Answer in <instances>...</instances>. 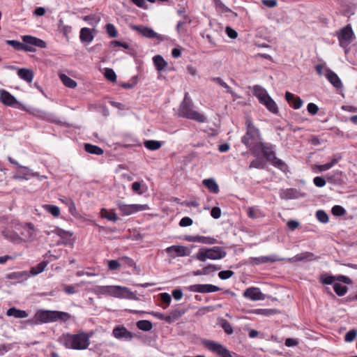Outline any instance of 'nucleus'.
<instances>
[{
    "mask_svg": "<svg viewBox=\"0 0 357 357\" xmlns=\"http://www.w3.org/2000/svg\"><path fill=\"white\" fill-rule=\"evenodd\" d=\"M261 104L264 105L270 112L274 114H277L279 112L276 102L272 99L271 96L266 97V99L262 101Z\"/></svg>",
    "mask_w": 357,
    "mask_h": 357,
    "instance_id": "obj_21",
    "label": "nucleus"
},
{
    "mask_svg": "<svg viewBox=\"0 0 357 357\" xmlns=\"http://www.w3.org/2000/svg\"><path fill=\"white\" fill-rule=\"evenodd\" d=\"M106 31L110 38H115L118 35L117 30L114 24L108 23L106 24Z\"/></svg>",
    "mask_w": 357,
    "mask_h": 357,
    "instance_id": "obj_43",
    "label": "nucleus"
},
{
    "mask_svg": "<svg viewBox=\"0 0 357 357\" xmlns=\"http://www.w3.org/2000/svg\"><path fill=\"white\" fill-rule=\"evenodd\" d=\"M6 314L9 317L13 316L15 318H25L28 316L26 311L18 310L15 307L9 308L6 312Z\"/></svg>",
    "mask_w": 357,
    "mask_h": 357,
    "instance_id": "obj_27",
    "label": "nucleus"
},
{
    "mask_svg": "<svg viewBox=\"0 0 357 357\" xmlns=\"http://www.w3.org/2000/svg\"><path fill=\"white\" fill-rule=\"evenodd\" d=\"M266 165L265 160L261 157H257L256 159H255L253 161L251 162L250 165V168H258V169H263L264 168Z\"/></svg>",
    "mask_w": 357,
    "mask_h": 357,
    "instance_id": "obj_37",
    "label": "nucleus"
},
{
    "mask_svg": "<svg viewBox=\"0 0 357 357\" xmlns=\"http://www.w3.org/2000/svg\"><path fill=\"white\" fill-rule=\"evenodd\" d=\"M109 295L121 298L135 299V296L128 288L120 286H111Z\"/></svg>",
    "mask_w": 357,
    "mask_h": 357,
    "instance_id": "obj_9",
    "label": "nucleus"
},
{
    "mask_svg": "<svg viewBox=\"0 0 357 357\" xmlns=\"http://www.w3.org/2000/svg\"><path fill=\"white\" fill-rule=\"evenodd\" d=\"M154 65L155 68L158 71L162 70L165 66L167 65V63L165 61L163 57L160 55H156L153 59Z\"/></svg>",
    "mask_w": 357,
    "mask_h": 357,
    "instance_id": "obj_29",
    "label": "nucleus"
},
{
    "mask_svg": "<svg viewBox=\"0 0 357 357\" xmlns=\"http://www.w3.org/2000/svg\"><path fill=\"white\" fill-rule=\"evenodd\" d=\"M166 252L172 255V252L176 253V256L183 257L188 255L186 248L183 245H172L166 249Z\"/></svg>",
    "mask_w": 357,
    "mask_h": 357,
    "instance_id": "obj_20",
    "label": "nucleus"
},
{
    "mask_svg": "<svg viewBox=\"0 0 357 357\" xmlns=\"http://www.w3.org/2000/svg\"><path fill=\"white\" fill-rule=\"evenodd\" d=\"M211 216L215 219H218L221 216V210L219 207L215 206L211 211Z\"/></svg>",
    "mask_w": 357,
    "mask_h": 357,
    "instance_id": "obj_64",
    "label": "nucleus"
},
{
    "mask_svg": "<svg viewBox=\"0 0 357 357\" xmlns=\"http://www.w3.org/2000/svg\"><path fill=\"white\" fill-rule=\"evenodd\" d=\"M79 38L82 43H89L93 40V36L90 29L84 27L80 31Z\"/></svg>",
    "mask_w": 357,
    "mask_h": 357,
    "instance_id": "obj_26",
    "label": "nucleus"
},
{
    "mask_svg": "<svg viewBox=\"0 0 357 357\" xmlns=\"http://www.w3.org/2000/svg\"><path fill=\"white\" fill-rule=\"evenodd\" d=\"M33 46H35V47H40V48H45L46 47V43L40 39V38H38L36 37H34L33 36Z\"/></svg>",
    "mask_w": 357,
    "mask_h": 357,
    "instance_id": "obj_57",
    "label": "nucleus"
},
{
    "mask_svg": "<svg viewBox=\"0 0 357 357\" xmlns=\"http://www.w3.org/2000/svg\"><path fill=\"white\" fill-rule=\"evenodd\" d=\"M234 272L230 270L221 271L218 273V276L221 280H227L234 275Z\"/></svg>",
    "mask_w": 357,
    "mask_h": 357,
    "instance_id": "obj_55",
    "label": "nucleus"
},
{
    "mask_svg": "<svg viewBox=\"0 0 357 357\" xmlns=\"http://www.w3.org/2000/svg\"><path fill=\"white\" fill-rule=\"evenodd\" d=\"M307 109L310 114L314 115L317 113L319 108L317 105L310 102L307 105Z\"/></svg>",
    "mask_w": 357,
    "mask_h": 357,
    "instance_id": "obj_62",
    "label": "nucleus"
},
{
    "mask_svg": "<svg viewBox=\"0 0 357 357\" xmlns=\"http://www.w3.org/2000/svg\"><path fill=\"white\" fill-rule=\"evenodd\" d=\"M313 182L317 187L321 188L326 185V180L321 176H316Z\"/></svg>",
    "mask_w": 357,
    "mask_h": 357,
    "instance_id": "obj_61",
    "label": "nucleus"
},
{
    "mask_svg": "<svg viewBox=\"0 0 357 357\" xmlns=\"http://www.w3.org/2000/svg\"><path fill=\"white\" fill-rule=\"evenodd\" d=\"M47 264H48V261H43L40 263H39L38 264H37L36 266L32 267L31 268L30 273L32 275H38L44 271L45 267L47 266Z\"/></svg>",
    "mask_w": 357,
    "mask_h": 357,
    "instance_id": "obj_33",
    "label": "nucleus"
},
{
    "mask_svg": "<svg viewBox=\"0 0 357 357\" xmlns=\"http://www.w3.org/2000/svg\"><path fill=\"white\" fill-rule=\"evenodd\" d=\"M137 326L139 329L144 331H149L153 328V324L148 320H140L137 322Z\"/></svg>",
    "mask_w": 357,
    "mask_h": 357,
    "instance_id": "obj_34",
    "label": "nucleus"
},
{
    "mask_svg": "<svg viewBox=\"0 0 357 357\" xmlns=\"http://www.w3.org/2000/svg\"><path fill=\"white\" fill-rule=\"evenodd\" d=\"M191 22L190 18L186 15H183V20L179 21L176 25V31L179 34H183L185 33V30L183 29V26L186 24H190Z\"/></svg>",
    "mask_w": 357,
    "mask_h": 357,
    "instance_id": "obj_31",
    "label": "nucleus"
},
{
    "mask_svg": "<svg viewBox=\"0 0 357 357\" xmlns=\"http://www.w3.org/2000/svg\"><path fill=\"white\" fill-rule=\"evenodd\" d=\"M337 162V160L335 158V159H333L331 160V162H330L319 165L318 169L320 172L326 171V170L331 169L332 167H333V165L335 164H336Z\"/></svg>",
    "mask_w": 357,
    "mask_h": 357,
    "instance_id": "obj_51",
    "label": "nucleus"
},
{
    "mask_svg": "<svg viewBox=\"0 0 357 357\" xmlns=\"http://www.w3.org/2000/svg\"><path fill=\"white\" fill-rule=\"evenodd\" d=\"M203 343L206 349L220 357H231L229 351L220 343L212 340H205Z\"/></svg>",
    "mask_w": 357,
    "mask_h": 357,
    "instance_id": "obj_7",
    "label": "nucleus"
},
{
    "mask_svg": "<svg viewBox=\"0 0 357 357\" xmlns=\"http://www.w3.org/2000/svg\"><path fill=\"white\" fill-rule=\"evenodd\" d=\"M253 92L255 96L258 98L259 102L261 103L266 97H269L270 96L267 93L266 90L261 86L256 85L254 86Z\"/></svg>",
    "mask_w": 357,
    "mask_h": 357,
    "instance_id": "obj_23",
    "label": "nucleus"
},
{
    "mask_svg": "<svg viewBox=\"0 0 357 357\" xmlns=\"http://www.w3.org/2000/svg\"><path fill=\"white\" fill-rule=\"evenodd\" d=\"M46 208L53 216L58 217L60 214V209L54 205H46Z\"/></svg>",
    "mask_w": 357,
    "mask_h": 357,
    "instance_id": "obj_52",
    "label": "nucleus"
},
{
    "mask_svg": "<svg viewBox=\"0 0 357 357\" xmlns=\"http://www.w3.org/2000/svg\"><path fill=\"white\" fill-rule=\"evenodd\" d=\"M101 216L112 222H116L119 219V218L117 217L116 214L114 212L108 211L105 208H102L101 210Z\"/></svg>",
    "mask_w": 357,
    "mask_h": 357,
    "instance_id": "obj_35",
    "label": "nucleus"
},
{
    "mask_svg": "<svg viewBox=\"0 0 357 357\" xmlns=\"http://www.w3.org/2000/svg\"><path fill=\"white\" fill-rule=\"evenodd\" d=\"M193 223L192 220L189 217L183 218L179 222V226L181 227H188L192 225Z\"/></svg>",
    "mask_w": 357,
    "mask_h": 357,
    "instance_id": "obj_58",
    "label": "nucleus"
},
{
    "mask_svg": "<svg viewBox=\"0 0 357 357\" xmlns=\"http://www.w3.org/2000/svg\"><path fill=\"white\" fill-rule=\"evenodd\" d=\"M227 255L226 250L219 246H213V248H202L199 250L195 256V259L200 261H206V259L218 260L225 257Z\"/></svg>",
    "mask_w": 357,
    "mask_h": 357,
    "instance_id": "obj_4",
    "label": "nucleus"
},
{
    "mask_svg": "<svg viewBox=\"0 0 357 357\" xmlns=\"http://www.w3.org/2000/svg\"><path fill=\"white\" fill-rule=\"evenodd\" d=\"M220 266H218L214 264H209L202 268V272L204 273V275H208L212 272L220 270Z\"/></svg>",
    "mask_w": 357,
    "mask_h": 357,
    "instance_id": "obj_49",
    "label": "nucleus"
},
{
    "mask_svg": "<svg viewBox=\"0 0 357 357\" xmlns=\"http://www.w3.org/2000/svg\"><path fill=\"white\" fill-rule=\"evenodd\" d=\"M248 216L252 219H257L264 217V214L257 207L249 208Z\"/></svg>",
    "mask_w": 357,
    "mask_h": 357,
    "instance_id": "obj_36",
    "label": "nucleus"
},
{
    "mask_svg": "<svg viewBox=\"0 0 357 357\" xmlns=\"http://www.w3.org/2000/svg\"><path fill=\"white\" fill-rule=\"evenodd\" d=\"M110 47H122L126 50L130 49V45L128 43L126 42H121L119 40H112L110 42Z\"/></svg>",
    "mask_w": 357,
    "mask_h": 357,
    "instance_id": "obj_54",
    "label": "nucleus"
},
{
    "mask_svg": "<svg viewBox=\"0 0 357 357\" xmlns=\"http://www.w3.org/2000/svg\"><path fill=\"white\" fill-rule=\"evenodd\" d=\"M261 142V137L258 128L247 119V146L258 145Z\"/></svg>",
    "mask_w": 357,
    "mask_h": 357,
    "instance_id": "obj_6",
    "label": "nucleus"
},
{
    "mask_svg": "<svg viewBox=\"0 0 357 357\" xmlns=\"http://www.w3.org/2000/svg\"><path fill=\"white\" fill-rule=\"evenodd\" d=\"M119 209L120 210L122 215H129L135 212L144 211L147 208L146 205L141 204H125L119 202L118 204Z\"/></svg>",
    "mask_w": 357,
    "mask_h": 357,
    "instance_id": "obj_11",
    "label": "nucleus"
},
{
    "mask_svg": "<svg viewBox=\"0 0 357 357\" xmlns=\"http://www.w3.org/2000/svg\"><path fill=\"white\" fill-rule=\"evenodd\" d=\"M315 259L313 253L310 252H305L295 255L294 257L289 259L291 262L297 261H310Z\"/></svg>",
    "mask_w": 357,
    "mask_h": 357,
    "instance_id": "obj_19",
    "label": "nucleus"
},
{
    "mask_svg": "<svg viewBox=\"0 0 357 357\" xmlns=\"http://www.w3.org/2000/svg\"><path fill=\"white\" fill-rule=\"evenodd\" d=\"M90 335L84 332L77 334H66L63 336V342L66 347L82 350L85 349L89 345Z\"/></svg>",
    "mask_w": 357,
    "mask_h": 357,
    "instance_id": "obj_2",
    "label": "nucleus"
},
{
    "mask_svg": "<svg viewBox=\"0 0 357 357\" xmlns=\"http://www.w3.org/2000/svg\"><path fill=\"white\" fill-rule=\"evenodd\" d=\"M187 289L190 291L199 293H211L215 292L220 290V288L218 287L210 284H192L189 286Z\"/></svg>",
    "mask_w": 357,
    "mask_h": 357,
    "instance_id": "obj_13",
    "label": "nucleus"
},
{
    "mask_svg": "<svg viewBox=\"0 0 357 357\" xmlns=\"http://www.w3.org/2000/svg\"><path fill=\"white\" fill-rule=\"evenodd\" d=\"M250 259H251L252 262H253L256 264H260L268 263V262H275V261L280 260L276 255H271V256L251 258Z\"/></svg>",
    "mask_w": 357,
    "mask_h": 357,
    "instance_id": "obj_25",
    "label": "nucleus"
},
{
    "mask_svg": "<svg viewBox=\"0 0 357 357\" xmlns=\"http://www.w3.org/2000/svg\"><path fill=\"white\" fill-rule=\"evenodd\" d=\"M198 243L206 245H213L218 243V241L213 237L199 236Z\"/></svg>",
    "mask_w": 357,
    "mask_h": 357,
    "instance_id": "obj_38",
    "label": "nucleus"
},
{
    "mask_svg": "<svg viewBox=\"0 0 357 357\" xmlns=\"http://www.w3.org/2000/svg\"><path fill=\"white\" fill-rule=\"evenodd\" d=\"M354 35L352 28L349 24L342 28L338 32H337L340 45L342 47H347L353 40Z\"/></svg>",
    "mask_w": 357,
    "mask_h": 357,
    "instance_id": "obj_8",
    "label": "nucleus"
},
{
    "mask_svg": "<svg viewBox=\"0 0 357 357\" xmlns=\"http://www.w3.org/2000/svg\"><path fill=\"white\" fill-rule=\"evenodd\" d=\"M83 20L86 22H89L91 25L93 24V22H94L95 24H97L100 21V19H97L96 16L94 15L84 16Z\"/></svg>",
    "mask_w": 357,
    "mask_h": 357,
    "instance_id": "obj_63",
    "label": "nucleus"
},
{
    "mask_svg": "<svg viewBox=\"0 0 357 357\" xmlns=\"http://www.w3.org/2000/svg\"><path fill=\"white\" fill-rule=\"evenodd\" d=\"M112 335L115 338L125 341L131 340L134 337V334L123 326H116L112 331Z\"/></svg>",
    "mask_w": 357,
    "mask_h": 357,
    "instance_id": "obj_12",
    "label": "nucleus"
},
{
    "mask_svg": "<svg viewBox=\"0 0 357 357\" xmlns=\"http://www.w3.org/2000/svg\"><path fill=\"white\" fill-rule=\"evenodd\" d=\"M333 289L337 295L342 296L347 293L348 289L346 286H343L340 283L336 282L333 284Z\"/></svg>",
    "mask_w": 357,
    "mask_h": 357,
    "instance_id": "obj_39",
    "label": "nucleus"
},
{
    "mask_svg": "<svg viewBox=\"0 0 357 357\" xmlns=\"http://www.w3.org/2000/svg\"><path fill=\"white\" fill-rule=\"evenodd\" d=\"M131 27L133 30L137 31L142 36L147 38H155L160 41H163L165 40V37L153 31V29L148 26L132 25Z\"/></svg>",
    "mask_w": 357,
    "mask_h": 357,
    "instance_id": "obj_10",
    "label": "nucleus"
},
{
    "mask_svg": "<svg viewBox=\"0 0 357 357\" xmlns=\"http://www.w3.org/2000/svg\"><path fill=\"white\" fill-rule=\"evenodd\" d=\"M144 146L151 151H155L159 149L161 146V142L156 140H146L144 142Z\"/></svg>",
    "mask_w": 357,
    "mask_h": 357,
    "instance_id": "obj_32",
    "label": "nucleus"
},
{
    "mask_svg": "<svg viewBox=\"0 0 357 357\" xmlns=\"http://www.w3.org/2000/svg\"><path fill=\"white\" fill-rule=\"evenodd\" d=\"M6 44L12 46L16 50H24L25 52H34L36 48L29 45H24V43L15 40H6Z\"/></svg>",
    "mask_w": 357,
    "mask_h": 357,
    "instance_id": "obj_16",
    "label": "nucleus"
},
{
    "mask_svg": "<svg viewBox=\"0 0 357 357\" xmlns=\"http://www.w3.org/2000/svg\"><path fill=\"white\" fill-rule=\"evenodd\" d=\"M185 312V310H182L179 308H175L169 311V314H172V317H173L175 320L181 317Z\"/></svg>",
    "mask_w": 357,
    "mask_h": 357,
    "instance_id": "obj_50",
    "label": "nucleus"
},
{
    "mask_svg": "<svg viewBox=\"0 0 357 357\" xmlns=\"http://www.w3.org/2000/svg\"><path fill=\"white\" fill-rule=\"evenodd\" d=\"M316 218L321 223H327L329 220L328 215L323 210H318L316 212Z\"/></svg>",
    "mask_w": 357,
    "mask_h": 357,
    "instance_id": "obj_42",
    "label": "nucleus"
},
{
    "mask_svg": "<svg viewBox=\"0 0 357 357\" xmlns=\"http://www.w3.org/2000/svg\"><path fill=\"white\" fill-rule=\"evenodd\" d=\"M247 298L252 301H263L266 296L257 287L247 288Z\"/></svg>",
    "mask_w": 357,
    "mask_h": 357,
    "instance_id": "obj_15",
    "label": "nucleus"
},
{
    "mask_svg": "<svg viewBox=\"0 0 357 357\" xmlns=\"http://www.w3.org/2000/svg\"><path fill=\"white\" fill-rule=\"evenodd\" d=\"M36 320L42 323L56 321L58 320L67 321L70 318V315L64 312L39 310L36 314Z\"/></svg>",
    "mask_w": 357,
    "mask_h": 357,
    "instance_id": "obj_5",
    "label": "nucleus"
},
{
    "mask_svg": "<svg viewBox=\"0 0 357 357\" xmlns=\"http://www.w3.org/2000/svg\"><path fill=\"white\" fill-rule=\"evenodd\" d=\"M247 314H263L265 316L271 315V310L266 309H256V310H247Z\"/></svg>",
    "mask_w": 357,
    "mask_h": 357,
    "instance_id": "obj_45",
    "label": "nucleus"
},
{
    "mask_svg": "<svg viewBox=\"0 0 357 357\" xmlns=\"http://www.w3.org/2000/svg\"><path fill=\"white\" fill-rule=\"evenodd\" d=\"M356 335H357V331L356 330H355V329L350 330L349 331H348L346 333V335L344 336L345 342H352L356 338Z\"/></svg>",
    "mask_w": 357,
    "mask_h": 357,
    "instance_id": "obj_53",
    "label": "nucleus"
},
{
    "mask_svg": "<svg viewBox=\"0 0 357 357\" xmlns=\"http://www.w3.org/2000/svg\"><path fill=\"white\" fill-rule=\"evenodd\" d=\"M0 102L10 107H14L18 103L15 97L4 89L0 91Z\"/></svg>",
    "mask_w": 357,
    "mask_h": 357,
    "instance_id": "obj_14",
    "label": "nucleus"
},
{
    "mask_svg": "<svg viewBox=\"0 0 357 357\" xmlns=\"http://www.w3.org/2000/svg\"><path fill=\"white\" fill-rule=\"evenodd\" d=\"M160 296L161 301L164 304H165V305L163 306L162 307L164 309H166L169 305V304L172 301L171 296L167 293H162L160 294Z\"/></svg>",
    "mask_w": 357,
    "mask_h": 357,
    "instance_id": "obj_48",
    "label": "nucleus"
},
{
    "mask_svg": "<svg viewBox=\"0 0 357 357\" xmlns=\"http://www.w3.org/2000/svg\"><path fill=\"white\" fill-rule=\"evenodd\" d=\"M220 324L227 334L231 335L233 333V328L227 320L222 319L220 321Z\"/></svg>",
    "mask_w": 357,
    "mask_h": 357,
    "instance_id": "obj_41",
    "label": "nucleus"
},
{
    "mask_svg": "<svg viewBox=\"0 0 357 357\" xmlns=\"http://www.w3.org/2000/svg\"><path fill=\"white\" fill-rule=\"evenodd\" d=\"M59 77H60L61 82H63V84L66 86L70 88V89H74L77 86V82L74 79L68 77L67 75H66L64 74H61L59 75Z\"/></svg>",
    "mask_w": 357,
    "mask_h": 357,
    "instance_id": "obj_30",
    "label": "nucleus"
},
{
    "mask_svg": "<svg viewBox=\"0 0 357 357\" xmlns=\"http://www.w3.org/2000/svg\"><path fill=\"white\" fill-rule=\"evenodd\" d=\"M18 76L28 83H31L33 79V72L26 68H20L17 71Z\"/></svg>",
    "mask_w": 357,
    "mask_h": 357,
    "instance_id": "obj_22",
    "label": "nucleus"
},
{
    "mask_svg": "<svg viewBox=\"0 0 357 357\" xmlns=\"http://www.w3.org/2000/svg\"><path fill=\"white\" fill-rule=\"evenodd\" d=\"M250 151H252L254 154H258L261 152L268 161L271 162L274 167L282 171L287 167L285 163L275 156L273 147L270 144L263 143L261 142L258 145L251 146Z\"/></svg>",
    "mask_w": 357,
    "mask_h": 357,
    "instance_id": "obj_1",
    "label": "nucleus"
},
{
    "mask_svg": "<svg viewBox=\"0 0 357 357\" xmlns=\"http://www.w3.org/2000/svg\"><path fill=\"white\" fill-rule=\"evenodd\" d=\"M202 183L210 192L214 194L219 192V186L213 178L204 179Z\"/></svg>",
    "mask_w": 357,
    "mask_h": 357,
    "instance_id": "obj_24",
    "label": "nucleus"
},
{
    "mask_svg": "<svg viewBox=\"0 0 357 357\" xmlns=\"http://www.w3.org/2000/svg\"><path fill=\"white\" fill-rule=\"evenodd\" d=\"M285 99L295 109L301 108L303 103V100L299 97L295 96L293 93L289 91L285 93Z\"/></svg>",
    "mask_w": 357,
    "mask_h": 357,
    "instance_id": "obj_17",
    "label": "nucleus"
},
{
    "mask_svg": "<svg viewBox=\"0 0 357 357\" xmlns=\"http://www.w3.org/2000/svg\"><path fill=\"white\" fill-rule=\"evenodd\" d=\"M215 5L217 10L220 13L231 12V9L227 7L220 0H217Z\"/></svg>",
    "mask_w": 357,
    "mask_h": 357,
    "instance_id": "obj_47",
    "label": "nucleus"
},
{
    "mask_svg": "<svg viewBox=\"0 0 357 357\" xmlns=\"http://www.w3.org/2000/svg\"><path fill=\"white\" fill-rule=\"evenodd\" d=\"M335 280V276L327 274L321 276V282L325 284H332Z\"/></svg>",
    "mask_w": 357,
    "mask_h": 357,
    "instance_id": "obj_46",
    "label": "nucleus"
},
{
    "mask_svg": "<svg viewBox=\"0 0 357 357\" xmlns=\"http://www.w3.org/2000/svg\"><path fill=\"white\" fill-rule=\"evenodd\" d=\"M84 150L87 153H89L91 154L97 155H100L103 154V153H104L103 149H101L100 147H99L96 145H93L91 144H88V143H86L84 144Z\"/></svg>",
    "mask_w": 357,
    "mask_h": 357,
    "instance_id": "obj_28",
    "label": "nucleus"
},
{
    "mask_svg": "<svg viewBox=\"0 0 357 357\" xmlns=\"http://www.w3.org/2000/svg\"><path fill=\"white\" fill-rule=\"evenodd\" d=\"M194 105L188 97V93H185V98L179 107V116L196 121L199 123H204L206 118L202 114L193 109Z\"/></svg>",
    "mask_w": 357,
    "mask_h": 357,
    "instance_id": "obj_3",
    "label": "nucleus"
},
{
    "mask_svg": "<svg viewBox=\"0 0 357 357\" xmlns=\"http://www.w3.org/2000/svg\"><path fill=\"white\" fill-rule=\"evenodd\" d=\"M331 212L335 216H342L345 215L347 213L346 210L340 205L334 206L331 209Z\"/></svg>",
    "mask_w": 357,
    "mask_h": 357,
    "instance_id": "obj_44",
    "label": "nucleus"
},
{
    "mask_svg": "<svg viewBox=\"0 0 357 357\" xmlns=\"http://www.w3.org/2000/svg\"><path fill=\"white\" fill-rule=\"evenodd\" d=\"M53 232L62 238H66L68 235H70V236L72 235L71 234H70L69 231H66L63 229L59 228V227H56L53 231Z\"/></svg>",
    "mask_w": 357,
    "mask_h": 357,
    "instance_id": "obj_56",
    "label": "nucleus"
},
{
    "mask_svg": "<svg viewBox=\"0 0 357 357\" xmlns=\"http://www.w3.org/2000/svg\"><path fill=\"white\" fill-rule=\"evenodd\" d=\"M104 75L107 79L112 82H115L116 81V75L112 68H105Z\"/></svg>",
    "mask_w": 357,
    "mask_h": 357,
    "instance_id": "obj_40",
    "label": "nucleus"
},
{
    "mask_svg": "<svg viewBox=\"0 0 357 357\" xmlns=\"http://www.w3.org/2000/svg\"><path fill=\"white\" fill-rule=\"evenodd\" d=\"M326 71V77L331 84L337 89L341 88L342 86V83L337 75L328 68H327Z\"/></svg>",
    "mask_w": 357,
    "mask_h": 357,
    "instance_id": "obj_18",
    "label": "nucleus"
},
{
    "mask_svg": "<svg viewBox=\"0 0 357 357\" xmlns=\"http://www.w3.org/2000/svg\"><path fill=\"white\" fill-rule=\"evenodd\" d=\"M214 310V307L213 306H206V307H202L197 312L196 314L197 316H202L205 314L206 312H212Z\"/></svg>",
    "mask_w": 357,
    "mask_h": 357,
    "instance_id": "obj_60",
    "label": "nucleus"
},
{
    "mask_svg": "<svg viewBox=\"0 0 357 357\" xmlns=\"http://www.w3.org/2000/svg\"><path fill=\"white\" fill-rule=\"evenodd\" d=\"M22 40L23 41L24 45H29L33 47V36L29 35L23 36H22Z\"/></svg>",
    "mask_w": 357,
    "mask_h": 357,
    "instance_id": "obj_59",
    "label": "nucleus"
}]
</instances>
